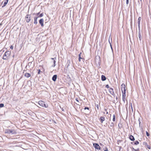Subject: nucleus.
Returning a JSON list of instances; mask_svg holds the SVG:
<instances>
[{
	"mask_svg": "<svg viewBox=\"0 0 151 151\" xmlns=\"http://www.w3.org/2000/svg\"><path fill=\"white\" fill-rule=\"evenodd\" d=\"M10 55V52L9 51H7L6 52L4 53L3 59L4 60H7V58H9Z\"/></svg>",
	"mask_w": 151,
	"mask_h": 151,
	"instance_id": "obj_1",
	"label": "nucleus"
},
{
	"mask_svg": "<svg viewBox=\"0 0 151 151\" xmlns=\"http://www.w3.org/2000/svg\"><path fill=\"white\" fill-rule=\"evenodd\" d=\"M5 133L8 134H16V132L14 130L7 129L5 130Z\"/></svg>",
	"mask_w": 151,
	"mask_h": 151,
	"instance_id": "obj_2",
	"label": "nucleus"
},
{
	"mask_svg": "<svg viewBox=\"0 0 151 151\" xmlns=\"http://www.w3.org/2000/svg\"><path fill=\"white\" fill-rule=\"evenodd\" d=\"M38 104L41 106L45 107H47L48 106V105L47 104H45V103L42 101H40L38 102Z\"/></svg>",
	"mask_w": 151,
	"mask_h": 151,
	"instance_id": "obj_3",
	"label": "nucleus"
},
{
	"mask_svg": "<svg viewBox=\"0 0 151 151\" xmlns=\"http://www.w3.org/2000/svg\"><path fill=\"white\" fill-rule=\"evenodd\" d=\"M31 15H27L25 17V19L27 22H29L30 20Z\"/></svg>",
	"mask_w": 151,
	"mask_h": 151,
	"instance_id": "obj_4",
	"label": "nucleus"
},
{
	"mask_svg": "<svg viewBox=\"0 0 151 151\" xmlns=\"http://www.w3.org/2000/svg\"><path fill=\"white\" fill-rule=\"evenodd\" d=\"M109 91L110 93L113 95L114 96H115V94L114 93V90L113 88H111L109 90Z\"/></svg>",
	"mask_w": 151,
	"mask_h": 151,
	"instance_id": "obj_5",
	"label": "nucleus"
},
{
	"mask_svg": "<svg viewBox=\"0 0 151 151\" xmlns=\"http://www.w3.org/2000/svg\"><path fill=\"white\" fill-rule=\"evenodd\" d=\"M93 146L94 147L96 148V149H100V147L99 146L98 144L97 143H94L93 144Z\"/></svg>",
	"mask_w": 151,
	"mask_h": 151,
	"instance_id": "obj_6",
	"label": "nucleus"
},
{
	"mask_svg": "<svg viewBox=\"0 0 151 151\" xmlns=\"http://www.w3.org/2000/svg\"><path fill=\"white\" fill-rule=\"evenodd\" d=\"M43 22L44 19H40L39 21V23L41 24L42 27H43L44 26Z\"/></svg>",
	"mask_w": 151,
	"mask_h": 151,
	"instance_id": "obj_7",
	"label": "nucleus"
},
{
	"mask_svg": "<svg viewBox=\"0 0 151 151\" xmlns=\"http://www.w3.org/2000/svg\"><path fill=\"white\" fill-rule=\"evenodd\" d=\"M125 85L124 83H122L121 85V90L122 91H123L125 90Z\"/></svg>",
	"mask_w": 151,
	"mask_h": 151,
	"instance_id": "obj_8",
	"label": "nucleus"
},
{
	"mask_svg": "<svg viewBox=\"0 0 151 151\" xmlns=\"http://www.w3.org/2000/svg\"><path fill=\"white\" fill-rule=\"evenodd\" d=\"M51 59L52 60V61L53 62V63H54V65H52V66L53 67H54L55 65V63H56V61L55 60H56V58H51Z\"/></svg>",
	"mask_w": 151,
	"mask_h": 151,
	"instance_id": "obj_9",
	"label": "nucleus"
},
{
	"mask_svg": "<svg viewBox=\"0 0 151 151\" xmlns=\"http://www.w3.org/2000/svg\"><path fill=\"white\" fill-rule=\"evenodd\" d=\"M57 78V75H54L52 77V80L54 81H55L56 80Z\"/></svg>",
	"mask_w": 151,
	"mask_h": 151,
	"instance_id": "obj_10",
	"label": "nucleus"
},
{
	"mask_svg": "<svg viewBox=\"0 0 151 151\" xmlns=\"http://www.w3.org/2000/svg\"><path fill=\"white\" fill-rule=\"evenodd\" d=\"M38 18V17L37 16V17H35L34 18V24H37V19Z\"/></svg>",
	"mask_w": 151,
	"mask_h": 151,
	"instance_id": "obj_11",
	"label": "nucleus"
},
{
	"mask_svg": "<svg viewBox=\"0 0 151 151\" xmlns=\"http://www.w3.org/2000/svg\"><path fill=\"white\" fill-rule=\"evenodd\" d=\"M105 120V117L104 116H101L100 117V122L101 123Z\"/></svg>",
	"mask_w": 151,
	"mask_h": 151,
	"instance_id": "obj_12",
	"label": "nucleus"
},
{
	"mask_svg": "<svg viewBox=\"0 0 151 151\" xmlns=\"http://www.w3.org/2000/svg\"><path fill=\"white\" fill-rule=\"evenodd\" d=\"M129 139L131 140V141H134L135 140L134 138L132 135H131L129 137Z\"/></svg>",
	"mask_w": 151,
	"mask_h": 151,
	"instance_id": "obj_13",
	"label": "nucleus"
},
{
	"mask_svg": "<svg viewBox=\"0 0 151 151\" xmlns=\"http://www.w3.org/2000/svg\"><path fill=\"white\" fill-rule=\"evenodd\" d=\"M139 39L140 41L141 40H142V36H141V35L140 31H139Z\"/></svg>",
	"mask_w": 151,
	"mask_h": 151,
	"instance_id": "obj_14",
	"label": "nucleus"
},
{
	"mask_svg": "<svg viewBox=\"0 0 151 151\" xmlns=\"http://www.w3.org/2000/svg\"><path fill=\"white\" fill-rule=\"evenodd\" d=\"M31 75L30 74L28 73H25L24 74V76L27 78H28L30 77Z\"/></svg>",
	"mask_w": 151,
	"mask_h": 151,
	"instance_id": "obj_15",
	"label": "nucleus"
},
{
	"mask_svg": "<svg viewBox=\"0 0 151 151\" xmlns=\"http://www.w3.org/2000/svg\"><path fill=\"white\" fill-rule=\"evenodd\" d=\"M114 126V124L112 122L110 124V126L109 127V128L111 129H112Z\"/></svg>",
	"mask_w": 151,
	"mask_h": 151,
	"instance_id": "obj_16",
	"label": "nucleus"
},
{
	"mask_svg": "<svg viewBox=\"0 0 151 151\" xmlns=\"http://www.w3.org/2000/svg\"><path fill=\"white\" fill-rule=\"evenodd\" d=\"M101 80L102 81H104L106 79V77L104 75H102L101 77Z\"/></svg>",
	"mask_w": 151,
	"mask_h": 151,
	"instance_id": "obj_17",
	"label": "nucleus"
},
{
	"mask_svg": "<svg viewBox=\"0 0 151 151\" xmlns=\"http://www.w3.org/2000/svg\"><path fill=\"white\" fill-rule=\"evenodd\" d=\"M8 1H9V0H5V2L4 3V5L3 6H2L3 7L5 6L6 5L7 3H8Z\"/></svg>",
	"mask_w": 151,
	"mask_h": 151,
	"instance_id": "obj_18",
	"label": "nucleus"
},
{
	"mask_svg": "<svg viewBox=\"0 0 151 151\" xmlns=\"http://www.w3.org/2000/svg\"><path fill=\"white\" fill-rule=\"evenodd\" d=\"M125 97H126V95H122V99L123 101L124 102L125 101Z\"/></svg>",
	"mask_w": 151,
	"mask_h": 151,
	"instance_id": "obj_19",
	"label": "nucleus"
},
{
	"mask_svg": "<svg viewBox=\"0 0 151 151\" xmlns=\"http://www.w3.org/2000/svg\"><path fill=\"white\" fill-rule=\"evenodd\" d=\"M81 52L79 53V55H78V56H79V62H80L81 61V59H82V60L83 59L81 57Z\"/></svg>",
	"mask_w": 151,
	"mask_h": 151,
	"instance_id": "obj_20",
	"label": "nucleus"
},
{
	"mask_svg": "<svg viewBox=\"0 0 151 151\" xmlns=\"http://www.w3.org/2000/svg\"><path fill=\"white\" fill-rule=\"evenodd\" d=\"M141 18L140 17H139L138 19V24H140V21L141 20Z\"/></svg>",
	"mask_w": 151,
	"mask_h": 151,
	"instance_id": "obj_21",
	"label": "nucleus"
},
{
	"mask_svg": "<svg viewBox=\"0 0 151 151\" xmlns=\"http://www.w3.org/2000/svg\"><path fill=\"white\" fill-rule=\"evenodd\" d=\"M139 144V142L138 141H136L134 142V145H137Z\"/></svg>",
	"mask_w": 151,
	"mask_h": 151,
	"instance_id": "obj_22",
	"label": "nucleus"
},
{
	"mask_svg": "<svg viewBox=\"0 0 151 151\" xmlns=\"http://www.w3.org/2000/svg\"><path fill=\"white\" fill-rule=\"evenodd\" d=\"M122 92V95H126V90L123 91Z\"/></svg>",
	"mask_w": 151,
	"mask_h": 151,
	"instance_id": "obj_23",
	"label": "nucleus"
},
{
	"mask_svg": "<svg viewBox=\"0 0 151 151\" xmlns=\"http://www.w3.org/2000/svg\"><path fill=\"white\" fill-rule=\"evenodd\" d=\"M113 121L114 122L115 121V114H114L113 115Z\"/></svg>",
	"mask_w": 151,
	"mask_h": 151,
	"instance_id": "obj_24",
	"label": "nucleus"
},
{
	"mask_svg": "<svg viewBox=\"0 0 151 151\" xmlns=\"http://www.w3.org/2000/svg\"><path fill=\"white\" fill-rule=\"evenodd\" d=\"M147 145H148V144L146 142H143V145H145V147H146Z\"/></svg>",
	"mask_w": 151,
	"mask_h": 151,
	"instance_id": "obj_25",
	"label": "nucleus"
},
{
	"mask_svg": "<svg viewBox=\"0 0 151 151\" xmlns=\"http://www.w3.org/2000/svg\"><path fill=\"white\" fill-rule=\"evenodd\" d=\"M145 147L149 149H151L150 146L148 145H147Z\"/></svg>",
	"mask_w": 151,
	"mask_h": 151,
	"instance_id": "obj_26",
	"label": "nucleus"
},
{
	"mask_svg": "<svg viewBox=\"0 0 151 151\" xmlns=\"http://www.w3.org/2000/svg\"><path fill=\"white\" fill-rule=\"evenodd\" d=\"M43 16V13H42L38 17H42Z\"/></svg>",
	"mask_w": 151,
	"mask_h": 151,
	"instance_id": "obj_27",
	"label": "nucleus"
},
{
	"mask_svg": "<svg viewBox=\"0 0 151 151\" xmlns=\"http://www.w3.org/2000/svg\"><path fill=\"white\" fill-rule=\"evenodd\" d=\"M4 106V104H0V107H3Z\"/></svg>",
	"mask_w": 151,
	"mask_h": 151,
	"instance_id": "obj_28",
	"label": "nucleus"
},
{
	"mask_svg": "<svg viewBox=\"0 0 151 151\" xmlns=\"http://www.w3.org/2000/svg\"><path fill=\"white\" fill-rule=\"evenodd\" d=\"M109 43L110 44V45L111 48V49H112V46H111V42L110 41L109 39Z\"/></svg>",
	"mask_w": 151,
	"mask_h": 151,
	"instance_id": "obj_29",
	"label": "nucleus"
},
{
	"mask_svg": "<svg viewBox=\"0 0 151 151\" xmlns=\"http://www.w3.org/2000/svg\"><path fill=\"white\" fill-rule=\"evenodd\" d=\"M96 107L97 108L98 110L99 109V106L98 104H97L96 105Z\"/></svg>",
	"mask_w": 151,
	"mask_h": 151,
	"instance_id": "obj_30",
	"label": "nucleus"
},
{
	"mask_svg": "<svg viewBox=\"0 0 151 151\" xmlns=\"http://www.w3.org/2000/svg\"><path fill=\"white\" fill-rule=\"evenodd\" d=\"M146 133L147 136H149V133L147 131H146Z\"/></svg>",
	"mask_w": 151,
	"mask_h": 151,
	"instance_id": "obj_31",
	"label": "nucleus"
},
{
	"mask_svg": "<svg viewBox=\"0 0 151 151\" xmlns=\"http://www.w3.org/2000/svg\"><path fill=\"white\" fill-rule=\"evenodd\" d=\"M40 72H41L40 70V69H39L38 70V74H40Z\"/></svg>",
	"mask_w": 151,
	"mask_h": 151,
	"instance_id": "obj_32",
	"label": "nucleus"
},
{
	"mask_svg": "<svg viewBox=\"0 0 151 151\" xmlns=\"http://www.w3.org/2000/svg\"><path fill=\"white\" fill-rule=\"evenodd\" d=\"M106 87L107 88H109V85H108L107 84L106 86Z\"/></svg>",
	"mask_w": 151,
	"mask_h": 151,
	"instance_id": "obj_33",
	"label": "nucleus"
},
{
	"mask_svg": "<svg viewBox=\"0 0 151 151\" xmlns=\"http://www.w3.org/2000/svg\"><path fill=\"white\" fill-rule=\"evenodd\" d=\"M84 109H85V110H86V109H88H88H89V108H88V107H85V108H84Z\"/></svg>",
	"mask_w": 151,
	"mask_h": 151,
	"instance_id": "obj_34",
	"label": "nucleus"
},
{
	"mask_svg": "<svg viewBox=\"0 0 151 151\" xmlns=\"http://www.w3.org/2000/svg\"><path fill=\"white\" fill-rule=\"evenodd\" d=\"M129 4V0H126V4Z\"/></svg>",
	"mask_w": 151,
	"mask_h": 151,
	"instance_id": "obj_35",
	"label": "nucleus"
},
{
	"mask_svg": "<svg viewBox=\"0 0 151 151\" xmlns=\"http://www.w3.org/2000/svg\"><path fill=\"white\" fill-rule=\"evenodd\" d=\"M10 48L12 50L13 49V47L12 46H11Z\"/></svg>",
	"mask_w": 151,
	"mask_h": 151,
	"instance_id": "obj_36",
	"label": "nucleus"
},
{
	"mask_svg": "<svg viewBox=\"0 0 151 151\" xmlns=\"http://www.w3.org/2000/svg\"><path fill=\"white\" fill-rule=\"evenodd\" d=\"M139 149H134V151H139Z\"/></svg>",
	"mask_w": 151,
	"mask_h": 151,
	"instance_id": "obj_37",
	"label": "nucleus"
},
{
	"mask_svg": "<svg viewBox=\"0 0 151 151\" xmlns=\"http://www.w3.org/2000/svg\"><path fill=\"white\" fill-rule=\"evenodd\" d=\"M138 27L139 28L140 27V24H138Z\"/></svg>",
	"mask_w": 151,
	"mask_h": 151,
	"instance_id": "obj_38",
	"label": "nucleus"
},
{
	"mask_svg": "<svg viewBox=\"0 0 151 151\" xmlns=\"http://www.w3.org/2000/svg\"><path fill=\"white\" fill-rule=\"evenodd\" d=\"M132 150H134V149H134V148L133 147H132Z\"/></svg>",
	"mask_w": 151,
	"mask_h": 151,
	"instance_id": "obj_39",
	"label": "nucleus"
},
{
	"mask_svg": "<svg viewBox=\"0 0 151 151\" xmlns=\"http://www.w3.org/2000/svg\"><path fill=\"white\" fill-rule=\"evenodd\" d=\"M40 12H38V13H37V15H39V14H40Z\"/></svg>",
	"mask_w": 151,
	"mask_h": 151,
	"instance_id": "obj_40",
	"label": "nucleus"
},
{
	"mask_svg": "<svg viewBox=\"0 0 151 151\" xmlns=\"http://www.w3.org/2000/svg\"><path fill=\"white\" fill-rule=\"evenodd\" d=\"M104 110L105 111H106V109H104Z\"/></svg>",
	"mask_w": 151,
	"mask_h": 151,
	"instance_id": "obj_41",
	"label": "nucleus"
},
{
	"mask_svg": "<svg viewBox=\"0 0 151 151\" xmlns=\"http://www.w3.org/2000/svg\"><path fill=\"white\" fill-rule=\"evenodd\" d=\"M131 106L132 109V104H131Z\"/></svg>",
	"mask_w": 151,
	"mask_h": 151,
	"instance_id": "obj_42",
	"label": "nucleus"
},
{
	"mask_svg": "<svg viewBox=\"0 0 151 151\" xmlns=\"http://www.w3.org/2000/svg\"><path fill=\"white\" fill-rule=\"evenodd\" d=\"M76 100L77 101H78L77 99H76Z\"/></svg>",
	"mask_w": 151,
	"mask_h": 151,
	"instance_id": "obj_43",
	"label": "nucleus"
},
{
	"mask_svg": "<svg viewBox=\"0 0 151 151\" xmlns=\"http://www.w3.org/2000/svg\"><path fill=\"white\" fill-rule=\"evenodd\" d=\"M30 63V62H29L28 63L29 65V63Z\"/></svg>",
	"mask_w": 151,
	"mask_h": 151,
	"instance_id": "obj_44",
	"label": "nucleus"
},
{
	"mask_svg": "<svg viewBox=\"0 0 151 151\" xmlns=\"http://www.w3.org/2000/svg\"><path fill=\"white\" fill-rule=\"evenodd\" d=\"M62 111H64L63 109H62Z\"/></svg>",
	"mask_w": 151,
	"mask_h": 151,
	"instance_id": "obj_45",
	"label": "nucleus"
},
{
	"mask_svg": "<svg viewBox=\"0 0 151 151\" xmlns=\"http://www.w3.org/2000/svg\"><path fill=\"white\" fill-rule=\"evenodd\" d=\"M140 122L139 121V124L140 125Z\"/></svg>",
	"mask_w": 151,
	"mask_h": 151,
	"instance_id": "obj_46",
	"label": "nucleus"
},
{
	"mask_svg": "<svg viewBox=\"0 0 151 151\" xmlns=\"http://www.w3.org/2000/svg\"><path fill=\"white\" fill-rule=\"evenodd\" d=\"M106 114H108V112H107L106 113Z\"/></svg>",
	"mask_w": 151,
	"mask_h": 151,
	"instance_id": "obj_47",
	"label": "nucleus"
}]
</instances>
